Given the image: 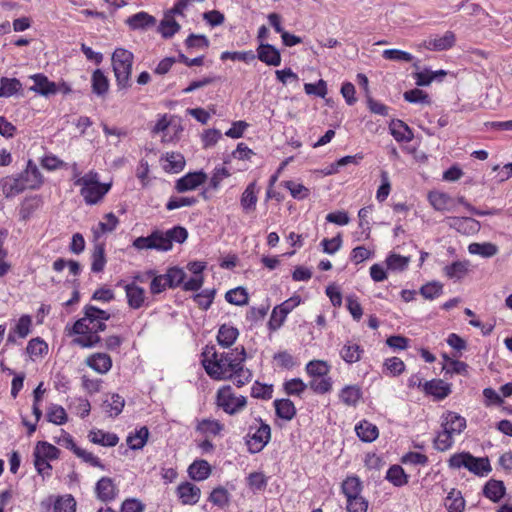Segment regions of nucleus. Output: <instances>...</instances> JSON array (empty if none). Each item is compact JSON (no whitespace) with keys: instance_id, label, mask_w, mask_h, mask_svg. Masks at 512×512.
<instances>
[{"instance_id":"nucleus-1","label":"nucleus","mask_w":512,"mask_h":512,"mask_svg":"<svg viewBox=\"0 0 512 512\" xmlns=\"http://www.w3.org/2000/svg\"><path fill=\"white\" fill-rule=\"evenodd\" d=\"M202 355V364L206 373L216 380L231 378L246 359L244 347L219 356L213 346H207Z\"/></svg>"},{"instance_id":"nucleus-2","label":"nucleus","mask_w":512,"mask_h":512,"mask_svg":"<svg viewBox=\"0 0 512 512\" xmlns=\"http://www.w3.org/2000/svg\"><path fill=\"white\" fill-rule=\"evenodd\" d=\"M74 176L77 177L74 184L81 187L80 194L88 205L97 204L111 188L109 183H100L99 175L95 171H89L84 176L78 177L79 172L76 164H74Z\"/></svg>"},{"instance_id":"nucleus-3","label":"nucleus","mask_w":512,"mask_h":512,"mask_svg":"<svg viewBox=\"0 0 512 512\" xmlns=\"http://www.w3.org/2000/svg\"><path fill=\"white\" fill-rule=\"evenodd\" d=\"M112 66L120 89H126L131 86V73L134 56L133 53L124 49L117 48L112 54Z\"/></svg>"},{"instance_id":"nucleus-4","label":"nucleus","mask_w":512,"mask_h":512,"mask_svg":"<svg viewBox=\"0 0 512 512\" xmlns=\"http://www.w3.org/2000/svg\"><path fill=\"white\" fill-rule=\"evenodd\" d=\"M448 466L452 469L464 467L477 476L487 475L492 470L488 458H477L469 452L453 454L448 460Z\"/></svg>"},{"instance_id":"nucleus-5","label":"nucleus","mask_w":512,"mask_h":512,"mask_svg":"<svg viewBox=\"0 0 512 512\" xmlns=\"http://www.w3.org/2000/svg\"><path fill=\"white\" fill-rule=\"evenodd\" d=\"M258 426L251 425L246 436V445L250 453H259L271 439V427L261 418H256Z\"/></svg>"},{"instance_id":"nucleus-6","label":"nucleus","mask_w":512,"mask_h":512,"mask_svg":"<svg viewBox=\"0 0 512 512\" xmlns=\"http://www.w3.org/2000/svg\"><path fill=\"white\" fill-rule=\"evenodd\" d=\"M216 403L227 414L235 415L245 408L247 399L242 395L237 396L232 387L226 385L218 390Z\"/></svg>"},{"instance_id":"nucleus-7","label":"nucleus","mask_w":512,"mask_h":512,"mask_svg":"<svg viewBox=\"0 0 512 512\" xmlns=\"http://www.w3.org/2000/svg\"><path fill=\"white\" fill-rule=\"evenodd\" d=\"M133 247L138 250L155 249L168 251L172 248L171 241L166 232L155 230L147 237H138L133 241Z\"/></svg>"},{"instance_id":"nucleus-8","label":"nucleus","mask_w":512,"mask_h":512,"mask_svg":"<svg viewBox=\"0 0 512 512\" xmlns=\"http://www.w3.org/2000/svg\"><path fill=\"white\" fill-rule=\"evenodd\" d=\"M300 303V298L298 296L292 297L282 304L276 306L270 316L268 322V329L270 331L278 330L284 323L287 315Z\"/></svg>"},{"instance_id":"nucleus-9","label":"nucleus","mask_w":512,"mask_h":512,"mask_svg":"<svg viewBox=\"0 0 512 512\" xmlns=\"http://www.w3.org/2000/svg\"><path fill=\"white\" fill-rule=\"evenodd\" d=\"M33 186V184H28V179L23 174L19 177L7 176L1 180V188L6 197L17 195Z\"/></svg>"},{"instance_id":"nucleus-10","label":"nucleus","mask_w":512,"mask_h":512,"mask_svg":"<svg viewBox=\"0 0 512 512\" xmlns=\"http://www.w3.org/2000/svg\"><path fill=\"white\" fill-rule=\"evenodd\" d=\"M207 180V175L203 171L190 172L177 180L175 189L179 193L194 190L198 186L204 184Z\"/></svg>"},{"instance_id":"nucleus-11","label":"nucleus","mask_w":512,"mask_h":512,"mask_svg":"<svg viewBox=\"0 0 512 512\" xmlns=\"http://www.w3.org/2000/svg\"><path fill=\"white\" fill-rule=\"evenodd\" d=\"M30 78L34 82V84L30 87V91H33L44 97L55 95L58 92V85L55 82L50 81L44 74H34Z\"/></svg>"},{"instance_id":"nucleus-12","label":"nucleus","mask_w":512,"mask_h":512,"mask_svg":"<svg viewBox=\"0 0 512 512\" xmlns=\"http://www.w3.org/2000/svg\"><path fill=\"white\" fill-rule=\"evenodd\" d=\"M442 429L452 435H460L466 428V419L456 412L448 411L442 416Z\"/></svg>"},{"instance_id":"nucleus-13","label":"nucleus","mask_w":512,"mask_h":512,"mask_svg":"<svg viewBox=\"0 0 512 512\" xmlns=\"http://www.w3.org/2000/svg\"><path fill=\"white\" fill-rule=\"evenodd\" d=\"M123 288L125 290L128 306L132 309H140L145 303V290L135 282L126 283L123 285Z\"/></svg>"},{"instance_id":"nucleus-14","label":"nucleus","mask_w":512,"mask_h":512,"mask_svg":"<svg viewBox=\"0 0 512 512\" xmlns=\"http://www.w3.org/2000/svg\"><path fill=\"white\" fill-rule=\"evenodd\" d=\"M256 57L269 66H279L281 64V55L279 50L268 43L261 42L257 48Z\"/></svg>"},{"instance_id":"nucleus-15","label":"nucleus","mask_w":512,"mask_h":512,"mask_svg":"<svg viewBox=\"0 0 512 512\" xmlns=\"http://www.w3.org/2000/svg\"><path fill=\"white\" fill-rule=\"evenodd\" d=\"M455 34L452 31H446L444 35L429 38L423 42V46L432 51H443L451 48L455 44Z\"/></svg>"},{"instance_id":"nucleus-16","label":"nucleus","mask_w":512,"mask_h":512,"mask_svg":"<svg viewBox=\"0 0 512 512\" xmlns=\"http://www.w3.org/2000/svg\"><path fill=\"white\" fill-rule=\"evenodd\" d=\"M177 494L185 505H194L199 501L201 490L196 485L185 482L178 486Z\"/></svg>"},{"instance_id":"nucleus-17","label":"nucleus","mask_w":512,"mask_h":512,"mask_svg":"<svg viewBox=\"0 0 512 512\" xmlns=\"http://www.w3.org/2000/svg\"><path fill=\"white\" fill-rule=\"evenodd\" d=\"M389 130L391 135L398 142H410L414 137L410 127L399 119H394L390 122Z\"/></svg>"},{"instance_id":"nucleus-18","label":"nucleus","mask_w":512,"mask_h":512,"mask_svg":"<svg viewBox=\"0 0 512 512\" xmlns=\"http://www.w3.org/2000/svg\"><path fill=\"white\" fill-rule=\"evenodd\" d=\"M97 497L103 502H109L115 499L117 488L111 478L102 477L96 484Z\"/></svg>"},{"instance_id":"nucleus-19","label":"nucleus","mask_w":512,"mask_h":512,"mask_svg":"<svg viewBox=\"0 0 512 512\" xmlns=\"http://www.w3.org/2000/svg\"><path fill=\"white\" fill-rule=\"evenodd\" d=\"M86 364L100 374H106L112 367V359L106 353H95L86 359Z\"/></svg>"},{"instance_id":"nucleus-20","label":"nucleus","mask_w":512,"mask_h":512,"mask_svg":"<svg viewBox=\"0 0 512 512\" xmlns=\"http://www.w3.org/2000/svg\"><path fill=\"white\" fill-rule=\"evenodd\" d=\"M342 493L346 500L362 496L363 484L359 477L348 476L341 484Z\"/></svg>"},{"instance_id":"nucleus-21","label":"nucleus","mask_w":512,"mask_h":512,"mask_svg":"<svg viewBox=\"0 0 512 512\" xmlns=\"http://www.w3.org/2000/svg\"><path fill=\"white\" fill-rule=\"evenodd\" d=\"M503 481L490 479L483 487V495L492 502H499L505 494Z\"/></svg>"},{"instance_id":"nucleus-22","label":"nucleus","mask_w":512,"mask_h":512,"mask_svg":"<svg viewBox=\"0 0 512 512\" xmlns=\"http://www.w3.org/2000/svg\"><path fill=\"white\" fill-rule=\"evenodd\" d=\"M355 431L357 436L363 441L367 443H371L377 439L379 435V430L376 425L363 420L355 427Z\"/></svg>"},{"instance_id":"nucleus-23","label":"nucleus","mask_w":512,"mask_h":512,"mask_svg":"<svg viewBox=\"0 0 512 512\" xmlns=\"http://www.w3.org/2000/svg\"><path fill=\"white\" fill-rule=\"evenodd\" d=\"M88 437L92 443L106 447H114L118 444L119 441V438L116 434L104 432L102 430H92L90 431Z\"/></svg>"},{"instance_id":"nucleus-24","label":"nucleus","mask_w":512,"mask_h":512,"mask_svg":"<svg viewBox=\"0 0 512 512\" xmlns=\"http://www.w3.org/2000/svg\"><path fill=\"white\" fill-rule=\"evenodd\" d=\"M189 476L196 481H202L211 474V466L206 460H196L188 468Z\"/></svg>"},{"instance_id":"nucleus-25","label":"nucleus","mask_w":512,"mask_h":512,"mask_svg":"<svg viewBox=\"0 0 512 512\" xmlns=\"http://www.w3.org/2000/svg\"><path fill=\"white\" fill-rule=\"evenodd\" d=\"M173 12L172 9L165 14L164 19L160 22L158 26L159 33L164 38H170L175 33H177L180 29V25L178 22L173 18Z\"/></svg>"},{"instance_id":"nucleus-26","label":"nucleus","mask_w":512,"mask_h":512,"mask_svg":"<svg viewBox=\"0 0 512 512\" xmlns=\"http://www.w3.org/2000/svg\"><path fill=\"white\" fill-rule=\"evenodd\" d=\"M424 389L426 393L435 396L437 399L446 398L450 392V385L443 380H431L425 383Z\"/></svg>"},{"instance_id":"nucleus-27","label":"nucleus","mask_w":512,"mask_h":512,"mask_svg":"<svg viewBox=\"0 0 512 512\" xmlns=\"http://www.w3.org/2000/svg\"><path fill=\"white\" fill-rule=\"evenodd\" d=\"M126 23L130 26L131 29H145L149 26H153L156 23L155 17L146 13V12H138L131 17H129Z\"/></svg>"},{"instance_id":"nucleus-28","label":"nucleus","mask_w":512,"mask_h":512,"mask_svg":"<svg viewBox=\"0 0 512 512\" xmlns=\"http://www.w3.org/2000/svg\"><path fill=\"white\" fill-rule=\"evenodd\" d=\"M258 198L256 195V183H250L241 195L240 204L243 210L248 213L254 211Z\"/></svg>"},{"instance_id":"nucleus-29","label":"nucleus","mask_w":512,"mask_h":512,"mask_svg":"<svg viewBox=\"0 0 512 512\" xmlns=\"http://www.w3.org/2000/svg\"><path fill=\"white\" fill-rule=\"evenodd\" d=\"M364 350L360 345L352 342H347L341 349L340 355L342 359L348 363L353 364L360 361Z\"/></svg>"},{"instance_id":"nucleus-30","label":"nucleus","mask_w":512,"mask_h":512,"mask_svg":"<svg viewBox=\"0 0 512 512\" xmlns=\"http://www.w3.org/2000/svg\"><path fill=\"white\" fill-rule=\"evenodd\" d=\"M276 415L284 420H291L296 414L294 403L290 399H278L274 401Z\"/></svg>"},{"instance_id":"nucleus-31","label":"nucleus","mask_w":512,"mask_h":512,"mask_svg":"<svg viewBox=\"0 0 512 512\" xmlns=\"http://www.w3.org/2000/svg\"><path fill=\"white\" fill-rule=\"evenodd\" d=\"M238 335L237 328L223 324L218 331L217 341L223 347H230L234 344Z\"/></svg>"},{"instance_id":"nucleus-32","label":"nucleus","mask_w":512,"mask_h":512,"mask_svg":"<svg viewBox=\"0 0 512 512\" xmlns=\"http://www.w3.org/2000/svg\"><path fill=\"white\" fill-rule=\"evenodd\" d=\"M468 268V261H455L445 266L443 272L449 279L460 280L467 274Z\"/></svg>"},{"instance_id":"nucleus-33","label":"nucleus","mask_w":512,"mask_h":512,"mask_svg":"<svg viewBox=\"0 0 512 512\" xmlns=\"http://www.w3.org/2000/svg\"><path fill=\"white\" fill-rule=\"evenodd\" d=\"M125 406V400L122 396L114 393L103 402V407L110 417L118 416Z\"/></svg>"},{"instance_id":"nucleus-34","label":"nucleus","mask_w":512,"mask_h":512,"mask_svg":"<svg viewBox=\"0 0 512 512\" xmlns=\"http://www.w3.org/2000/svg\"><path fill=\"white\" fill-rule=\"evenodd\" d=\"M148 437L149 430L146 426H143L139 430H136L134 434H130L126 439V442L130 449L139 450L145 446Z\"/></svg>"},{"instance_id":"nucleus-35","label":"nucleus","mask_w":512,"mask_h":512,"mask_svg":"<svg viewBox=\"0 0 512 512\" xmlns=\"http://www.w3.org/2000/svg\"><path fill=\"white\" fill-rule=\"evenodd\" d=\"M339 396L345 405L355 406L362 397V391L357 385H348L341 390Z\"/></svg>"},{"instance_id":"nucleus-36","label":"nucleus","mask_w":512,"mask_h":512,"mask_svg":"<svg viewBox=\"0 0 512 512\" xmlns=\"http://www.w3.org/2000/svg\"><path fill=\"white\" fill-rule=\"evenodd\" d=\"M445 505L448 512H463L465 509V500L460 491L451 489L446 498Z\"/></svg>"},{"instance_id":"nucleus-37","label":"nucleus","mask_w":512,"mask_h":512,"mask_svg":"<svg viewBox=\"0 0 512 512\" xmlns=\"http://www.w3.org/2000/svg\"><path fill=\"white\" fill-rule=\"evenodd\" d=\"M92 91L98 96H104L109 89V81L104 73L97 69L92 74Z\"/></svg>"},{"instance_id":"nucleus-38","label":"nucleus","mask_w":512,"mask_h":512,"mask_svg":"<svg viewBox=\"0 0 512 512\" xmlns=\"http://www.w3.org/2000/svg\"><path fill=\"white\" fill-rule=\"evenodd\" d=\"M471 254L480 255L485 258L492 257L498 253V247L489 242L485 243H471L468 247Z\"/></svg>"},{"instance_id":"nucleus-39","label":"nucleus","mask_w":512,"mask_h":512,"mask_svg":"<svg viewBox=\"0 0 512 512\" xmlns=\"http://www.w3.org/2000/svg\"><path fill=\"white\" fill-rule=\"evenodd\" d=\"M22 87L21 82L16 78L3 77L0 80V97H11Z\"/></svg>"},{"instance_id":"nucleus-40","label":"nucleus","mask_w":512,"mask_h":512,"mask_svg":"<svg viewBox=\"0 0 512 512\" xmlns=\"http://www.w3.org/2000/svg\"><path fill=\"white\" fill-rule=\"evenodd\" d=\"M386 479L397 487H401L408 483V477L403 468L399 465H393L388 469Z\"/></svg>"},{"instance_id":"nucleus-41","label":"nucleus","mask_w":512,"mask_h":512,"mask_svg":"<svg viewBox=\"0 0 512 512\" xmlns=\"http://www.w3.org/2000/svg\"><path fill=\"white\" fill-rule=\"evenodd\" d=\"M106 264L105 250L103 244H96L92 253L91 270L95 273L103 271Z\"/></svg>"},{"instance_id":"nucleus-42","label":"nucleus","mask_w":512,"mask_h":512,"mask_svg":"<svg viewBox=\"0 0 512 512\" xmlns=\"http://www.w3.org/2000/svg\"><path fill=\"white\" fill-rule=\"evenodd\" d=\"M225 299L230 304L242 306L248 303V293L243 287H237L226 292Z\"/></svg>"},{"instance_id":"nucleus-43","label":"nucleus","mask_w":512,"mask_h":512,"mask_svg":"<svg viewBox=\"0 0 512 512\" xmlns=\"http://www.w3.org/2000/svg\"><path fill=\"white\" fill-rule=\"evenodd\" d=\"M59 455V449L48 442L40 441L36 445L34 450V457H44L50 460L57 459Z\"/></svg>"},{"instance_id":"nucleus-44","label":"nucleus","mask_w":512,"mask_h":512,"mask_svg":"<svg viewBox=\"0 0 512 512\" xmlns=\"http://www.w3.org/2000/svg\"><path fill=\"white\" fill-rule=\"evenodd\" d=\"M147 277H152L150 283V292L154 295L163 292L168 287V281H166V275H156L154 270H149L145 274Z\"/></svg>"},{"instance_id":"nucleus-45","label":"nucleus","mask_w":512,"mask_h":512,"mask_svg":"<svg viewBox=\"0 0 512 512\" xmlns=\"http://www.w3.org/2000/svg\"><path fill=\"white\" fill-rule=\"evenodd\" d=\"M166 161L168 164L164 166V169L168 172L178 173L183 170L185 166V159L180 153H167Z\"/></svg>"},{"instance_id":"nucleus-46","label":"nucleus","mask_w":512,"mask_h":512,"mask_svg":"<svg viewBox=\"0 0 512 512\" xmlns=\"http://www.w3.org/2000/svg\"><path fill=\"white\" fill-rule=\"evenodd\" d=\"M330 366L323 360H312L306 365V371L310 376L323 377L328 374Z\"/></svg>"},{"instance_id":"nucleus-47","label":"nucleus","mask_w":512,"mask_h":512,"mask_svg":"<svg viewBox=\"0 0 512 512\" xmlns=\"http://www.w3.org/2000/svg\"><path fill=\"white\" fill-rule=\"evenodd\" d=\"M430 204L438 211H444L449 209V203L451 198L441 192H430L428 195Z\"/></svg>"},{"instance_id":"nucleus-48","label":"nucleus","mask_w":512,"mask_h":512,"mask_svg":"<svg viewBox=\"0 0 512 512\" xmlns=\"http://www.w3.org/2000/svg\"><path fill=\"white\" fill-rule=\"evenodd\" d=\"M409 262V257H405L396 253H391L386 259L388 269L393 271L405 270L408 267Z\"/></svg>"},{"instance_id":"nucleus-49","label":"nucleus","mask_w":512,"mask_h":512,"mask_svg":"<svg viewBox=\"0 0 512 512\" xmlns=\"http://www.w3.org/2000/svg\"><path fill=\"white\" fill-rule=\"evenodd\" d=\"M223 430V424L218 420L203 419L197 425V431L203 434L218 435Z\"/></svg>"},{"instance_id":"nucleus-50","label":"nucleus","mask_w":512,"mask_h":512,"mask_svg":"<svg viewBox=\"0 0 512 512\" xmlns=\"http://www.w3.org/2000/svg\"><path fill=\"white\" fill-rule=\"evenodd\" d=\"M454 437L451 432L442 429L434 439V448L441 452L450 449L454 443Z\"/></svg>"},{"instance_id":"nucleus-51","label":"nucleus","mask_w":512,"mask_h":512,"mask_svg":"<svg viewBox=\"0 0 512 512\" xmlns=\"http://www.w3.org/2000/svg\"><path fill=\"white\" fill-rule=\"evenodd\" d=\"M47 419L53 424L63 425L67 422V414L62 406L52 405L47 411Z\"/></svg>"},{"instance_id":"nucleus-52","label":"nucleus","mask_w":512,"mask_h":512,"mask_svg":"<svg viewBox=\"0 0 512 512\" xmlns=\"http://www.w3.org/2000/svg\"><path fill=\"white\" fill-rule=\"evenodd\" d=\"M166 281H168L169 288H175L181 284H184L186 273L183 269L178 267H171L166 272Z\"/></svg>"},{"instance_id":"nucleus-53","label":"nucleus","mask_w":512,"mask_h":512,"mask_svg":"<svg viewBox=\"0 0 512 512\" xmlns=\"http://www.w3.org/2000/svg\"><path fill=\"white\" fill-rule=\"evenodd\" d=\"M443 290V285L440 282L433 281L423 285L420 288V294L428 300L437 298Z\"/></svg>"},{"instance_id":"nucleus-54","label":"nucleus","mask_w":512,"mask_h":512,"mask_svg":"<svg viewBox=\"0 0 512 512\" xmlns=\"http://www.w3.org/2000/svg\"><path fill=\"white\" fill-rule=\"evenodd\" d=\"M26 351L31 357L42 356L47 353L48 346L42 339L37 337V338L31 339L28 342Z\"/></svg>"},{"instance_id":"nucleus-55","label":"nucleus","mask_w":512,"mask_h":512,"mask_svg":"<svg viewBox=\"0 0 512 512\" xmlns=\"http://www.w3.org/2000/svg\"><path fill=\"white\" fill-rule=\"evenodd\" d=\"M231 59L233 61L250 62L256 59V55L252 50L249 51H225L221 54V60Z\"/></svg>"},{"instance_id":"nucleus-56","label":"nucleus","mask_w":512,"mask_h":512,"mask_svg":"<svg viewBox=\"0 0 512 512\" xmlns=\"http://www.w3.org/2000/svg\"><path fill=\"white\" fill-rule=\"evenodd\" d=\"M283 185L290 191L291 196L295 199L302 200L309 196V189L300 183L285 181Z\"/></svg>"},{"instance_id":"nucleus-57","label":"nucleus","mask_w":512,"mask_h":512,"mask_svg":"<svg viewBox=\"0 0 512 512\" xmlns=\"http://www.w3.org/2000/svg\"><path fill=\"white\" fill-rule=\"evenodd\" d=\"M214 296V289H205L202 292L195 294L193 299L201 309L207 310L211 306Z\"/></svg>"},{"instance_id":"nucleus-58","label":"nucleus","mask_w":512,"mask_h":512,"mask_svg":"<svg viewBox=\"0 0 512 512\" xmlns=\"http://www.w3.org/2000/svg\"><path fill=\"white\" fill-rule=\"evenodd\" d=\"M76 501L71 495L60 497L55 501L54 512H75Z\"/></svg>"},{"instance_id":"nucleus-59","label":"nucleus","mask_w":512,"mask_h":512,"mask_svg":"<svg viewBox=\"0 0 512 512\" xmlns=\"http://www.w3.org/2000/svg\"><path fill=\"white\" fill-rule=\"evenodd\" d=\"M309 387L318 394H324L331 390L332 381L329 377H316L309 383Z\"/></svg>"},{"instance_id":"nucleus-60","label":"nucleus","mask_w":512,"mask_h":512,"mask_svg":"<svg viewBox=\"0 0 512 512\" xmlns=\"http://www.w3.org/2000/svg\"><path fill=\"white\" fill-rule=\"evenodd\" d=\"M382 56L384 59L391 61L411 62L413 60L412 54L399 49H386Z\"/></svg>"},{"instance_id":"nucleus-61","label":"nucleus","mask_w":512,"mask_h":512,"mask_svg":"<svg viewBox=\"0 0 512 512\" xmlns=\"http://www.w3.org/2000/svg\"><path fill=\"white\" fill-rule=\"evenodd\" d=\"M347 512H367L368 501L363 497L359 496L346 500Z\"/></svg>"},{"instance_id":"nucleus-62","label":"nucleus","mask_w":512,"mask_h":512,"mask_svg":"<svg viewBox=\"0 0 512 512\" xmlns=\"http://www.w3.org/2000/svg\"><path fill=\"white\" fill-rule=\"evenodd\" d=\"M307 388V384H305L300 378H293L289 381H286L284 384L285 392L288 395H300Z\"/></svg>"},{"instance_id":"nucleus-63","label":"nucleus","mask_w":512,"mask_h":512,"mask_svg":"<svg viewBox=\"0 0 512 512\" xmlns=\"http://www.w3.org/2000/svg\"><path fill=\"white\" fill-rule=\"evenodd\" d=\"M31 325V317L29 315H22L14 328V333L20 338H26L30 333Z\"/></svg>"},{"instance_id":"nucleus-64","label":"nucleus","mask_w":512,"mask_h":512,"mask_svg":"<svg viewBox=\"0 0 512 512\" xmlns=\"http://www.w3.org/2000/svg\"><path fill=\"white\" fill-rule=\"evenodd\" d=\"M209 501H211L214 505L224 507L226 504H228L229 501L227 490L223 487L215 488L209 496Z\"/></svg>"}]
</instances>
